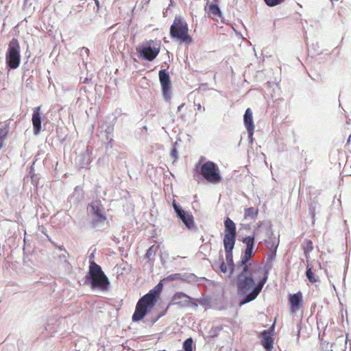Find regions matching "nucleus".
<instances>
[{
	"instance_id": "obj_14",
	"label": "nucleus",
	"mask_w": 351,
	"mask_h": 351,
	"mask_svg": "<svg viewBox=\"0 0 351 351\" xmlns=\"http://www.w3.org/2000/svg\"><path fill=\"white\" fill-rule=\"evenodd\" d=\"M243 123L248 134L250 141H253V134L254 131V124L253 121L252 111H245L243 115Z\"/></svg>"
},
{
	"instance_id": "obj_33",
	"label": "nucleus",
	"mask_w": 351,
	"mask_h": 351,
	"mask_svg": "<svg viewBox=\"0 0 351 351\" xmlns=\"http://www.w3.org/2000/svg\"><path fill=\"white\" fill-rule=\"evenodd\" d=\"M113 127L111 125H108L107 128L105 129V132L106 133V139L108 141H112V137L110 135L112 134L113 132Z\"/></svg>"
},
{
	"instance_id": "obj_37",
	"label": "nucleus",
	"mask_w": 351,
	"mask_h": 351,
	"mask_svg": "<svg viewBox=\"0 0 351 351\" xmlns=\"http://www.w3.org/2000/svg\"><path fill=\"white\" fill-rule=\"evenodd\" d=\"M345 117L347 119V121H346L347 124H350V121H351V111H350L349 114H346Z\"/></svg>"
},
{
	"instance_id": "obj_20",
	"label": "nucleus",
	"mask_w": 351,
	"mask_h": 351,
	"mask_svg": "<svg viewBox=\"0 0 351 351\" xmlns=\"http://www.w3.org/2000/svg\"><path fill=\"white\" fill-rule=\"evenodd\" d=\"M33 132L34 135H38L41 131V114L40 111H34L32 114Z\"/></svg>"
},
{
	"instance_id": "obj_39",
	"label": "nucleus",
	"mask_w": 351,
	"mask_h": 351,
	"mask_svg": "<svg viewBox=\"0 0 351 351\" xmlns=\"http://www.w3.org/2000/svg\"><path fill=\"white\" fill-rule=\"evenodd\" d=\"M94 1H95V4L97 5V10H98L99 9V2L98 0H94Z\"/></svg>"
},
{
	"instance_id": "obj_21",
	"label": "nucleus",
	"mask_w": 351,
	"mask_h": 351,
	"mask_svg": "<svg viewBox=\"0 0 351 351\" xmlns=\"http://www.w3.org/2000/svg\"><path fill=\"white\" fill-rule=\"evenodd\" d=\"M195 278L194 274L187 275L186 274H173L167 276L164 278V281H173V280H193V278Z\"/></svg>"
},
{
	"instance_id": "obj_40",
	"label": "nucleus",
	"mask_w": 351,
	"mask_h": 351,
	"mask_svg": "<svg viewBox=\"0 0 351 351\" xmlns=\"http://www.w3.org/2000/svg\"><path fill=\"white\" fill-rule=\"evenodd\" d=\"M88 165V161H87L86 164H82L80 165H81V167L84 168V167H86Z\"/></svg>"
},
{
	"instance_id": "obj_43",
	"label": "nucleus",
	"mask_w": 351,
	"mask_h": 351,
	"mask_svg": "<svg viewBox=\"0 0 351 351\" xmlns=\"http://www.w3.org/2000/svg\"><path fill=\"white\" fill-rule=\"evenodd\" d=\"M40 107H38V108H36V110H40Z\"/></svg>"
},
{
	"instance_id": "obj_6",
	"label": "nucleus",
	"mask_w": 351,
	"mask_h": 351,
	"mask_svg": "<svg viewBox=\"0 0 351 351\" xmlns=\"http://www.w3.org/2000/svg\"><path fill=\"white\" fill-rule=\"evenodd\" d=\"M6 63L11 69H16L21 62L20 45L16 38H12L8 45L5 56Z\"/></svg>"
},
{
	"instance_id": "obj_19",
	"label": "nucleus",
	"mask_w": 351,
	"mask_h": 351,
	"mask_svg": "<svg viewBox=\"0 0 351 351\" xmlns=\"http://www.w3.org/2000/svg\"><path fill=\"white\" fill-rule=\"evenodd\" d=\"M265 228V234L266 236L269 237V239L268 241L264 239V241L267 245V247L269 249L268 252H271L272 251V250H274L276 252L278 246V242L276 243L273 239L271 238V237L273 235V232L271 226H267Z\"/></svg>"
},
{
	"instance_id": "obj_11",
	"label": "nucleus",
	"mask_w": 351,
	"mask_h": 351,
	"mask_svg": "<svg viewBox=\"0 0 351 351\" xmlns=\"http://www.w3.org/2000/svg\"><path fill=\"white\" fill-rule=\"evenodd\" d=\"M90 226L97 230H104L109 226V221L106 215H99L90 216Z\"/></svg>"
},
{
	"instance_id": "obj_13",
	"label": "nucleus",
	"mask_w": 351,
	"mask_h": 351,
	"mask_svg": "<svg viewBox=\"0 0 351 351\" xmlns=\"http://www.w3.org/2000/svg\"><path fill=\"white\" fill-rule=\"evenodd\" d=\"M302 294L300 291L289 294V302L290 304V311L291 313H296L302 306Z\"/></svg>"
},
{
	"instance_id": "obj_25",
	"label": "nucleus",
	"mask_w": 351,
	"mask_h": 351,
	"mask_svg": "<svg viewBox=\"0 0 351 351\" xmlns=\"http://www.w3.org/2000/svg\"><path fill=\"white\" fill-rule=\"evenodd\" d=\"M226 252V261L227 263V265L228 266L229 269V275L228 276L230 277L232 274L234 270L237 271V264L234 263L233 261V254L232 251H228Z\"/></svg>"
},
{
	"instance_id": "obj_8",
	"label": "nucleus",
	"mask_w": 351,
	"mask_h": 351,
	"mask_svg": "<svg viewBox=\"0 0 351 351\" xmlns=\"http://www.w3.org/2000/svg\"><path fill=\"white\" fill-rule=\"evenodd\" d=\"M172 205L177 217L182 221L186 228L189 230H191L194 228V217L192 214L189 212L185 211L182 206L176 202V200H173Z\"/></svg>"
},
{
	"instance_id": "obj_2",
	"label": "nucleus",
	"mask_w": 351,
	"mask_h": 351,
	"mask_svg": "<svg viewBox=\"0 0 351 351\" xmlns=\"http://www.w3.org/2000/svg\"><path fill=\"white\" fill-rule=\"evenodd\" d=\"M85 283L89 285L92 289L103 291H107L110 286L108 278L102 271L101 267L94 261L90 262Z\"/></svg>"
},
{
	"instance_id": "obj_36",
	"label": "nucleus",
	"mask_w": 351,
	"mask_h": 351,
	"mask_svg": "<svg viewBox=\"0 0 351 351\" xmlns=\"http://www.w3.org/2000/svg\"><path fill=\"white\" fill-rule=\"evenodd\" d=\"M75 195H77V200H79L80 198H82L83 195H82V190L79 187V186H76L75 188V194L73 195V197Z\"/></svg>"
},
{
	"instance_id": "obj_22",
	"label": "nucleus",
	"mask_w": 351,
	"mask_h": 351,
	"mask_svg": "<svg viewBox=\"0 0 351 351\" xmlns=\"http://www.w3.org/2000/svg\"><path fill=\"white\" fill-rule=\"evenodd\" d=\"M190 297L182 292H178L174 294L172 302L175 304L186 305Z\"/></svg>"
},
{
	"instance_id": "obj_9",
	"label": "nucleus",
	"mask_w": 351,
	"mask_h": 351,
	"mask_svg": "<svg viewBox=\"0 0 351 351\" xmlns=\"http://www.w3.org/2000/svg\"><path fill=\"white\" fill-rule=\"evenodd\" d=\"M154 306L144 297H142L136 304L134 313L132 317V321L136 322L142 320Z\"/></svg>"
},
{
	"instance_id": "obj_17",
	"label": "nucleus",
	"mask_w": 351,
	"mask_h": 351,
	"mask_svg": "<svg viewBox=\"0 0 351 351\" xmlns=\"http://www.w3.org/2000/svg\"><path fill=\"white\" fill-rule=\"evenodd\" d=\"M162 283L160 282L154 289L150 290L147 294L143 297L147 300L150 304L155 305L159 295L162 289Z\"/></svg>"
},
{
	"instance_id": "obj_32",
	"label": "nucleus",
	"mask_w": 351,
	"mask_h": 351,
	"mask_svg": "<svg viewBox=\"0 0 351 351\" xmlns=\"http://www.w3.org/2000/svg\"><path fill=\"white\" fill-rule=\"evenodd\" d=\"M265 3L269 7H274L280 4L284 0H264Z\"/></svg>"
},
{
	"instance_id": "obj_24",
	"label": "nucleus",
	"mask_w": 351,
	"mask_h": 351,
	"mask_svg": "<svg viewBox=\"0 0 351 351\" xmlns=\"http://www.w3.org/2000/svg\"><path fill=\"white\" fill-rule=\"evenodd\" d=\"M236 241V236L225 234L223 245L225 252L232 251Z\"/></svg>"
},
{
	"instance_id": "obj_31",
	"label": "nucleus",
	"mask_w": 351,
	"mask_h": 351,
	"mask_svg": "<svg viewBox=\"0 0 351 351\" xmlns=\"http://www.w3.org/2000/svg\"><path fill=\"white\" fill-rule=\"evenodd\" d=\"M156 251L154 250V245L149 247V249L147 250L145 256L147 259L151 260L152 258L155 255Z\"/></svg>"
},
{
	"instance_id": "obj_10",
	"label": "nucleus",
	"mask_w": 351,
	"mask_h": 351,
	"mask_svg": "<svg viewBox=\"0 0 351 351\" xmlns=\"http://www.w3.org/2000/svg\"><path fill=\"white\" fill-rule=\"evenodd\" d=\"M159 80L162 86V95L165 99H170L171 81L169 73L165 69L159 71Z\"/></svg>"
},
{
	"instance_id": "obj_35",
	"label": "nucleus",
	"mask_w": 351,
	"mask_h": 351,
	"mask_svg": "<svg viewBox=\"0 0 351 351\" xmlns=\"http://www.w3.org/2000/svg\"><path fill=\"white\" fill-rule=\"evenodd\" d=\"M219 269H220V271L224 274H226L228 271H229L227 263H225L223 261V258H221V263L219 265Z\"/></svg>"
},
{
	"instance_id": "obj_27",
	"label": "nucleus",
	"mask_w": 351,
	"mask_h": 351,
	"mask_svg": "<svg viewBox=\"0 0 351 351\" xmlns=\"http://www.w3.org/2000/svg\"><path fill=\"white\" fill-rule=\"evenodd\" d=\"M303 249H304L305 257L306 258V262L308 263L309 254L313 250V242L310 240L306 241L304 244Z\"/></svg>"
},
{
	"instance_id": "obj_4",
	"label": "nucleus",
	"mask_w": 351,
	"mask_h": 351,
	"mask_svg": "<svg viewBox=\"0 0 351 351\" xmlns=\"http://www.w3.org/2000/svg\"><path fill=\"white\" fill-rule=\"evenodd\" d=\"M197 171L210 183L217 184L221 182V177L217 165L211 161H207L196 165Z\"/></svg>"
},
{
	"instance_id": "obj_3",
	"label": "nucleus",
	"mask_w": 351,
	"mask_h": 351,
	"mask_svg": "<svg viewBox=\"0 0 351 351\" xmlns=\"http://www.w3.org/2000/svg\"><path fill=\"white\" fill-rule=\"evenodd\" d=\"M170 35L172 38L189 44L193 38L189 34V29L186 21L180 16H176L170 27Z\"/></svg>"
},
{
	"instance_id": "obj_38",
	"label": "nucleus",
	"mask_w": 351,
	"mask_h": 351,
	"mask_svg": "<svg viewBox=\"0 0 351 351\" xmlns=\"http://www.w3.org/2000/svg\"><path fill=\"white\" fill-rule=\"evenodd\" d=\"M180 142H181V139L180 138H178L176 141L173 143V147H178Z\"/></svg>"
},
{
	"instance_id": "obj_16",
	"label": "nucleus",
	"mask_w": 351,
	"mask_h": 351,
	"mask_svg": "<svg viewBox=\"0 0 351 351\" xmlns=\"http://www.w3.org/2000/svg\"><path fill=\"white\" fill-rule=\"evenodd\" d=\"M274 332V326L268 330H265L261 332V344L267 351H271L273 348L274 339L272 338Z\"/></svg>"
},
{
	"instance_id": "obj_15",
	"label": "nucleus",
	"mask_w": 351,
	"mask_h": 351,
	"mask_svg": "<svg viewBox=\"0 0 351 351\" xmlns=\"http://www.w3.org/2000/svg\"><path fill=\"white\" fill-rule=\"evenodd\" d=\"M276 253L274 250L271 252H268L267 254L266 262L263 267V274L262 278H265L266 281L268 280L269 274L270 271L274 267V262L276 260Z\"/></svg>"
},
{
	"instance_id": "obj_34",
	"label": "nucleus",
	"mask_w": 351,
	"mask_h": 351,
	"mask_svg": "<svg viewBox=\"0 0 351 351\" xmlns=\"http://www.w3.org/2000/svg\"><path fill=\"white\" fill-rule=\"evenodd\" d=\"M171 157L173 159V162H176L178 158V152L177 147H172L171 150Z\"/></svg>"
},
{
	"instance_id": "obj_23",
	"label": "nucleus",
	"mask_w": 351,
	"mask_h": 351,
	"mask_svg": "<svg viewBox=\"0 0 351 351\" xmlns=\"http://www.w3.org/2000/svg\"><path fill=\"white\" fill-rule=\"evenodd\" d=\"M224 226H225V234L236 236V234H237L236 225L231 219H230L229 217H227L225 219Z\"/></svg>"
},
{
	"instance_id": "obj_26",
	"label": "nucleus",
	"mask_w": 351,
	"mask_h": 351,
	"mask_svg": "<svg viewBox=\"0 0 351 351\" xmlns=\"http://www.w3.org/2000/svg\"><path fill=\"white\" fill-rule=\"evenodd\" d=\"M258 208H255L254 207L245 208L244 210V219L245 220L255 219L258 215Z\"/></svg>"
},
{
	"instance_id": "obj_28",
	"label": "nucleus",
	"mask_w": 351,
	"mask_h": 351,
	"mask_svg": "<svg viewBox=\"0 0 351 351\" xmlns=\"http://www.w3.org/2000/svg\"><path fill=\"white\" fill-rule=\"evenodd\" d=\"M306 276L308 281L311 282V283H314L318 281V278L315 277V276L314 275L312 271V267L310 266L308 262L307 263L306 265Z\"/></svg>"
},
{
	"instance_id": "obj_41",
	"label": "nucleus",
	"mask_w": 351,
	"mask_h": 351,
	"mask_svg": "<svg viewBox=\"0 0 351 351\" xmlns=\"http://www.w3.org/2000/svg\"><path fill=\"white\" fill-rule=\"evenodd\" d=\"M82 49H84L85 51V52L86 53H89V49L86 47H83Z\"/></svg>"
},
{
	"instance_id": "obj_12",
	"label": "nucleus",
	"mask_w": 351,
	"mask_h": 351,
	"mask_svg": "<svg viewBox=\"0 0 351 351\" xmlns=\"http://www.w3.org/2000/svg\"><path fill=\"white\" fill-rule=\"evenodd\" d=\"M87 213L89 216L106 215L104 204L98 198L93 199L87 206Z\"/></svg>"
},
{
	"instance_id": "obj_5",
	"label": "nucleus",
	"mask_w": 351,
	"mask_h": 351,
	"mask_svg": "<svg viewBox=\"0 0 351 351\" xmlns=\"http://www.w3.org/2000/svg\"><path fill=\"white\" fill-rule=\"evenodd\" d=\"M160 40H145L137 49V51L145 60L153 61L160 51Z\"/></svg>"
},
{
	"instance_id": "obj_42",
	"label": "nucleus",
	"mask_w": 351,
	"mask_h": 351,
	"mask_svg": "<svg viewBox=\"0 0 351 351\" xmlns=\"http://www.w3.org/2000/svg\"><path fill=\"white\" fill-rule=\"evenodd\" d=\"M350 138H351V136H349V138H348V142H349V141H350Z\"/></svg>"
},
{
	"instance_id": "obj_1",
	"label": "nucleus",
	"mask_w": 351,
	"mask_h": 351,
	"mask_svg": "<svg viewBox=\"0 0 351 351\" xmlns=\"http://www.w3.org/2000/svg\"><path fill=\"white\" fill-rule=\"evenodd\" d=\"M250 265L247 263H237V288L241 305L254 300L267 282L265 278L262 277L256 282L254 277V269Z\"/></svg>"
},
{
	"instance_id": "obj_7",
	"label": "nucleus",
	"mask_w": 351,
	"mask_h": 351,
	"mask_svg": "<svg viewBox=\"0 0 351 351\" xmlns=\"http://www.w3.org/2000/svg\"><path fill=\"white\" fill-rule=\"evenodd\" d=\"M261 225L262 223L258 225V227L254 232L253 236H247L243 239L242 241L246 245V247L244 250V252L241 256V260L237 263H241L242 265L245 263L250 264L249 262L253 256V250L254 248V235L258 234V228H260Z\"/></svg>"
},
{
	"instance_id": "obj_30",
	"label": "nucleus",
	"mask_w": 351,
	"mask_h": 351,
	"mask_svg": "<svg viewBox=\"0 0 351 351\" xmlns=\"http://www.w3.org/2000/svg\"><path fill=\"white\" fill-rule=\"evenodd\" d=\"M193 339L188 338L183 343V350L184 351H193Z\"/></svg>"
},
{
	"instance_id": "obj_18",
	"label": "nucleus",
	"mask_w": 351,
	"mask_h": 351,
	"mask_svg": "<svg viewBox=\"0 0 351 351\" xmlns=\"http://www.w3.org/2000/svg\"><path fill=\"white\" fill-rule=\"evenodd\" d=\"M204 10L208 16L211 17L213 20L217 21V18L222 17L221 12L216 4H207L204 8Z\"/></svg>"
},
{
	"instance_id": "obj_29",
	"label": "nucleus",
	"mask_w": 351,
	"mask_h": 351,
	"mask_svg": "<svg viewBox=\"0 0 351 351\" xmlns=\"http://www.w3.org/2000/svg\"><path fill=\"white\" fill-rule=\"evenodd\" d=\"M8 133V129L7 127L0 128V149L3 146L4 141Z\"/></svg>"
}]
</instances>
